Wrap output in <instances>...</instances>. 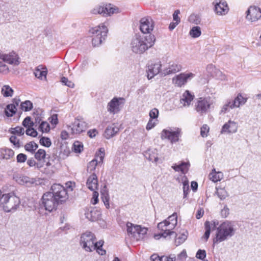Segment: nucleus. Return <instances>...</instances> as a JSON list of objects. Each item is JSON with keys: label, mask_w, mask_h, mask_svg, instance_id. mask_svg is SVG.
Wrapping results in <instances>:
<instances>
[{"label": "nucleus", "mask_w": 261, "mask_h": 261, "mask_svg": "<svg viewBox=\"0 0 261 261\" xmlns=\"http://www.w3.org/2000/svg\"><path fill=\"white\" fill-rule=\"evenodd\" d=\"M43 115V111L41 109H38L34 112L33 116L35 119L34 124H39L41 122L42 119V116ZM37 126V125H36Z\"/></svg>", "instance_id": "obj_34"}, {"label": "nucleus", "mask_w": 261, "mask_h": 261, "mask_svg": "<svg viewBox=\"0 0 261 261\" xmlns=\"http://www.w3.org/2000/svg\"><path fill=\"white\" fill-rule=\"evenodd\" d=\"M190 164L189 163L181 162L180 164L177 165L176 164L173 165L172 166V168L175 171H180L182 173H186L189 168Z\"/></svg>", "instance_id": "obj_31"}, {"label": "nucleus", "mask_w": 261, "mask_h": 261, "mask_svg": "<svg viewBox=\"0 0 261 261\" xmlns=\"http://www.w3.org/2000/svg\"><path fill=\"white\" fill-rule=\"evenodd\" d=\"M188 20L191 23H193L195 24H199L201 21L200 17L198 15L195 14H191L189 17Z\"/></svg>", "instance_id": "obj_46"}, {"label": "nucleus", "mask_w": 261, "mask_h": 261, "mask_svg": "<svg viewBox=\"0 0 261 261\" xmlns=\"http://www.w3.org/2000/svg\"><path fill=\"white\" fill-rule=\"evenodd\" d=\"M16 181L20 185H25L29 186L34 184L35 180L27 176H21L17 177Z\"/></svg>", "instance_id": "obj_32"}, {"label": "nucleus", "mask_w": 261, "mask_h": 261, "mask_svg": "<svg viewBox=\"0 0 261 261\" xmlns=\"http://www.w3.org/2000/svg\"><path fill=\"white\" fill-rule=\"evenodd\" d=\"M196 257L200 259H203L206 257V251L204 250L199 249L196 253Z\"/></svg>", "instance_id": "obj_59"}, {"label": "nucleus", "mask_w": 261, "mask_h": 261, "mask_svg": "<svg viewBox=\"0 0 261 261\" xmlns=\"http://www.w3.org/2000/svg\"><path fill=\"white\" fill-rule=\"evenodd\" d=\"M126 226L128 236L136 240L137 228L138 227V225L128 222L126 224Z\"/></svg>", "instance_id": "obj_28"}, {"label": "nucleus", "mask_w": 261, "mask_h": 261, "mask_svg": "<svg viewBox=\"0 0 261 261\" xmlns=\"http://www.w3.org/2000/svg\"><path fill=\"white\" fill-rule=\"evenodd\" d=\"M229 214V209L225 205L221 211V215L223 218L227 217Z\"/></svg>", "instance_id": "obj_63"}, {"label": "nucleus", "mask_w": 261, "mask_h": 261, "mask_svg": "<svg viewBox=\"0 0 261 261\" xmlns=\"http://www.w3.org/2000/svg\"><path fill=\"white\" fill-rule=\"evenodd\" d=\"M39 142L42 145L47 147H49L51 144L50 139L47 137H42L40 138Z\"/></svg>", "instance_id": "obj_51"}, {"label": "nucleus", "mask_w": 261, "mask_h": 261, "mask_svg": "<svg viewBox=\"0 0 261 261\" xmlns=\"http://www.w3.org/2000/svg\"><path fill=\"white\" fill-rule=\"evenodd\" d=\"M238 128V123L234 121L229 120L223 126L221 134H233L237 132Z\"/></svg>", "instance_id": "obj_23"}, {"label": "nucleus", "mask_w": 261, "mask_h": 261, "mask_svg": "<svg viewBox=\"0 0 261 261\" xmlns=\"http://www.w3.org/2000/svg\"><path fill=\"white\" fill-rule=\"evenodd\" d=\"M108 32L107 28L103 24L99 25L89 30V33L91 36L97 37L107 36Z\"/></svg>", "instance_id": "obj_22"}, {"label": "nucleus", "mask_w": 261, "mask_h": 261, "mask_svg": "<svg viewBox=\"0 0 261 261\" xmlns=\"http://www.w3.org/2000/svg\"><path fill=\"white\" fill-rule=\"evenodd\" d=\"M22 125L25 127H32L33 126L34 122L31 121V118L30 117H27L22 122Z\"/></svg>", "instance_id": "obj_53"}, {"label": "nucleus", "mask_w": 261, "mask_h": 261, "mask_svg": "<svg viewBox=\"0 0 261 261\" xmlns=\"http://www.w3.org/2000/svg\"><path fill=\"white\" fill-rule=\"evenodd\" d=\"M210 128L206 124H204L201 127L200 135L202 137H205L207 136Z\"/></svg>", "instance_id": "obj_54"}, {"label": "nucleus", "mask_w": 261, "mask_h": 261, "mask_svg": "<svg viewBox=\"0 0 261 261\" xmlns=\"http://www.w3.org/2000/svg\"><path fill=\"white\" fill-rule=\"evenodd\" d=\"M96 240L95 234L87 231L81 235L80 245L86 252H91L94 250V241Z\"/></svg>", "instance_id": "obj_5"}, {"label": "nucleus", "mask_w": 261, "mask_h": 261, "mask_svg": "<svg viewBox=\"0 0 261 261\" xmlns=\"http://www.w3.org/2000/svg\"><path fill=\"white\" fill-rule=\"evenodd\" d=\"M20 199L13 193L4 194L1 197L0 204L6 212L15 211L19 206Z\"/></svg>", "instance_id": "obj_4"}, {"label": "nucleus", "mask_w": 261, "mask_h": 261, "mask_svg": "<svg viewBox=\"0 0 261 261\" xmlns=\"http://www.w3.org/2000/svg\"><path fill=\"white\" fill-rule=\"evenodd\" d=\"M102 148L99 149V152L97 153L96 159L92 160L90 161L87 166V172L89 173H93V172L95 170L96 167L98 164L102 163L103 158L105 156V153L101 151Z\"/></svg>", "instance_id": "obj_17"}, {"label": "nucleus", "mask_w": 261, "mask_h": 261, "mask_svg": "<svg viewBox=\"0 0 261 261\" xmlns=\"http://www.w3.org/2000/svg\"><path fill=\"white\" fill-rule=\"evenodd\" d=\"M154 28V22L149 17H143L140 21V30L143 34H150Z\"/></svg>", "instance_id": "obj_14"}, {"label": "nucleus", "mask_w": 261, "mask_h": 261, "mask_svg": "<svg viewBox=\"0 0 261 261\" xmlns=\"http://www.w3.org/2000/svg\"><path fill=\"white\" fill-rule=\"evenodd\" d=\"M101 198L102 199V201L103 202V203L106 206L107 208H109L110 207L109 204V200H110V197L109 193H102L101 194Z\"/></svg>", "instance_id": "obj_49"}, {"label": "nucleus", "mask_w": 261, "mask_h": 261, "mask_svg": "<svg viewBox=\"0 0 261 261\" xmlns=\"http://www.w3.org/2000/svg\"><path fill=\"white\" fill-rule=\"evenodd\" d=\"M119 131V127L115 124L108 126L105 131L104 136L109 139L115 136Z\"/></svg>", "instance_id": "obj_26"}, {"label": "nucleus", "mask_w": 261, "mask_h": 261, "mask_svg": "<svg viewBox=\"0 0 261 261\" xmlns=\"http://www.w3.org/2000/svg\"><path fill=\"white\" fill-rule=\"evenodd\" d=\"M14 155V152L11 149L3 148L0 150V156L4 159H10L12 158Z\"/></svg>", "instance_id": "obj_33"}, {"label": "nucleus", "mask_w": 261, "mask_h": 261, "mask_svg": "<svg viewBox=\"0 0 261 261\" xmlns=\"http://www.w3.org/2000/svg\"><path fill=\"white\" fill-rule=\"evenodd\" d=\"M246 13V19L251 22L256 21L261 17V10L256 6H250Z\"/></svg>", "instance_id": "obj_19"}, {"label": "nucleus", "mask_w": 261, "mask_h": 261, "mask_svg": "<svg viewBox=\"0 0 261 261\" xmlns=\"http://www.w3.org/2000/svg\"><path fill=\"white\" fill-rule=\"evenodd\" d=\"M0 59L4 62L14 66L20 64V58L14 51L9 53H0Z\"/></svg>", "instance_id": "obj_13"}, {"label": "nucleus", "mask_w": 261, "mask_h": 261, "mask_svg": "<svg viewBox=\"0 0 261 261\" xmlns=\"http://www.w3.org/2000/svg\"><path fill=\"white\" fill-rule=\"evenodd\" d=\"M215 102L214 98L210 96L198 98L195 103V110L200 115L208 112L211 106Z\"/></svg>", "instance_id": "obj_6"}, {"label": "nucleus", "mask_w": 261, "mask_h": 261, "mask_svg": "<svg viewBox=\"0 0 261 261\" xmlns=\"http://www.w3.org/2000/svg\"><path fill=\"white\" fill-rule=\"evenodd\" d=\"M205 232L204 238L207 240L210 235L211 231L216 229V236L213 239V243H219L232 237L235 233L234 225L231 222L226 221L220 225L217 220L211 222L206 221L204 223Z\"/></svg>", "instance_id": "obj_1"}, {"label": "nucleus", "mask_w": 261, "mask_h": 261, "mask_svg": "<svg viewBox=\"0 0 261 261\" xmlns=\"http://www.w3.org/2000/svg\"><path fill=\"white\" fill-rule=\"evenodd\" d=\"M25 133L27 135L33 137H36L38 135L37 132L33 127L28 128Z\"/></svg>", "instance_id": "obj_56"}, {"label": "nucleus", "mask_w": 261, "mask_h": 261, "mask_svg": "<svg viewBox=\"0 0 261 261\" xmlns=\"http://www.w3.org/2000/svg\"><path fill=\"white\" fill-rule=\"evenodd\" d=\"M137 236L136 238V240H139L142 239L144 235L147 233V229L145 228H142L140 225H138Z\"/></svg>", "instance_id": "obj_43"}, {"label": "nucleus", "mask_w": 261, "mask_h": 261, "mask_svg": "<svg viewBox=\"0 0 261 261\" xmlns=\"http://www.w3.org/2000/svg\"><path fill=\"white\" fill-rule=\"evenodd\" d=\"M38 147V145L33 141L27 143L24 146V148L27 151L32 153L34 152Z\"/></svg>", "instance_id": "obj_42"}, {"label": "nucleus", "mask_w": 261, "mask_h": 261, "mask_svg": "<svg viewBox=\"0 0 261 261\" xmlns=\"http://www.w3.org/2000/svg\"><path fill=\"white\" fill-rule=\"evenodd\" d=\"M188 232L187 231H184L181 233L175 240L176 246H179L183 243L187 239Z\"/></svg>", "instance_id": "obj_36"}, {"label": "nucleus", "mask_w": 261, "mask_h": 261, "mask_svg": "<svg viewBox=\"0 0 261 261\" xmlns=\"http://www.w3.org/2000/svg\"><path fill=\"white\" fill-rule=\"evenodd\" d=\"M216 191L215 192V193L220 200H223L228 196V192L225 188H218L216 187Z\"/></svg>", "instance_id": "obj_35"}, {"label": "nucleus", "mask_w": 261, "mask_h": 261, "mask_svg": "<svg viewBox=\"0 0 261 261\" xmlns=\"http://www.w3.org/2000/svg\"><path fill=\"white\" fill-rule=\"evenodd\" d=\"M16 110L17 109L15 104L8 105L5 110V114L8 117H11L13 114H15Z\"/></svg>", "instance_id": "obj_37"}, {"label": "nucleus", "mask_w": 261, "mask_h": 261, "mask_svg": "<svg viewBox=\"0 0 261 261\" xmlns=\"http://www.w3.org/2000/svg\"><path fill=\"white\" fill-rule=\"evenodd\" d=\"M206 70L208 72L211 73L213 76L214 75L213 73L214 70H215V72L216 73V76H219L222 74V72L220 70L216 69L215 67L212 64L208 65L207 66Z\"/></svg>", "instance_id": "obj_48"}, {"label": "nucleus", "mask_w": 261, "mask_h": 261, "mask_svg": "<svg viewBox=\"0 0 261 261\" xmlns=\"http://www.w3.org/2000/svg\"><path fill=\"white\" fill-rule=\"evenodd\" d=\"M181 69V66L177 63L172 62L169 63V67L165 68L161 72V75L166 76L167 75L175 73Z\"/></svg>", "instance_id": "obj_24"}, {"label": "nucleus", "mask_w": 261, "mask_h": 261, "mask_svg": "<svg viewBox=\"0 0 261 261\" xmlns=\"http://www.w3.org/2000/svg\"><path fill=\"white\" fill-rule=\"evenodd\" d=\"M118 8L111 4L98 5L94 8L91 11L93 14H100L103 16H111L118 12Z\"/></svg>", "instance_id": "obj_8"}, {"label": "nucleus", "mask_w": 261, "mask_h": 261, "mask_svg": "<svg viewBox=\"0 0 261 261\" xmlns=\"http://www.w3.org/2000/svg\"><path fill=\"white\" fill-rule=\"evenodd\" d=\"M11 132L14 135H22L24 134V129L22 127L17 126L15 128H11Z\"/></svg>", "instance_id": "obj_50"}, {"label": "nucleus", "mask_w": 261, "mask_h": 261, "mask_svg": "<svg viewBox=\"0 0 261 261\" xmlns=\"http://www.w3.org/2000/svg\"><path fill=\"white\" fill-rule=\"evenodd\" d=\"M247 101V98L242 96L240 94L231 101H228L224 105L222 108L221 113H226L228 111L229 109H233L234 108H239L240 106L244 105Z\"/></svg>", "instance_id": "obj_11"}, {"label": "nucleus", "mask_w": 261, "mask_h": 261, "mask_svg": "<svg viewBox=\"0 0 261 261\" xmlns=\"http://www.w3.org/2000/svg\"><path fill=\"white\" fill-rule=\"evenodd\" d=\"M155 41V36L152 34L142 36L136 35L132 40L130 47L134 53L142 54L151 47Z\"/></svg>", "instance_id": "obj_2"}, {"label": "nucleus", "mask_w": 261, "mask_h": 261, "mask_svg": "<svg viewBox=\"0 0 261 261\" xmlns=\"http://www.w3.org/2000/svg\"><path fill=\"white\" fill-rule=\"evenodd\" d=\"M39 129L42 133L48 132L50 130V126L48 123L46 121H42L39 126Z\"/></svg>", "instance_id": "obj_47"}, {"label": "nucleus", "mask_w": 261, "mask_h": 261, "mask_svg": "<svg viewBox=\"0 0 261 261\" xmlns=\"http://www.w3.org/2000/svg\"><path fill=\"white\" fill-rule=\"evenodd\" d=\"M88 127L87 124L83 120L76 119L71 127V134L79 135L85 132Z\"/></svg>", "instance_id": "obj_16"}, {"label": "nucleus", "mask_w": 261, "mask_h": 261, "mask_svg": "<svg viewBox=\"0 0 261 261\" xmlns=\"http://www.w3.org/2000/svg\"><path fill=\"white\" fill-rule=\"evenodd\" d=\"M125 99L123 97H114L108 105V111L111 113L115 114L120 111L123 107Z\"/></svg>", "instance_id": "obj_12"}, {"label": "nucleus", "mask_w": 261, "mask_h": 261, "mask_svg": "<svg viewBox=\"0 0 261 261\" xmlns=\"http://www.w3.org/2000/svg\"><path fill=\"white\" fill-rule=\"evenodd\" d=\"M73 148L75 152L80 153L83 150V146L81 142L76 141L73 143Z\"/></svg>", "instance_id": "obj_52"}, {"label": "nucleus", "mask_w": 261, "mask_h": 261, "mask_svg": "<svg viewBox=\"0 0 261 261\" xmlns=\"http://www.w3.org/2000/svg\"><path fill=\"white\" fill-rule=\"evenodd\" d=\"M148 154V159L154 163H157L159 160L158 155L156 149L152 151L149 150L148 153H146V155Z\"/></svg>", "instance_id": "obj_38"}, {"label": "nucleus", "mask_w": 261, "mask_h": 261, "mask_svg": "<svg viewBox=\"0 0 261 261\" xmlns=\"http://www.w3.org/2000/svg\"><path fill=\"white\" fill-rule=\"evenodd\" d=\"M181 130L179 128H175L174 130L171 128L169 129H163L161 134L162 139H168L173 144L177 142L179 140L180 136Z\"/></svg>", "instance_id": "obj_10"}, {"label": "nucleus", "mask_w": 261, "mask_h": 261, "mask_svg": "<svg viewBox=\"0 0 261 261\" xmlns=\"http://www.w3.org/2000/svg\"><path fill=\"white\" fill-rule=\"evenodd\" d=\"M27 156L23 153H19L17 155L16 160L18 163H24L27 160Z\"/></svg>", "instance_id": "obj_60"}, {"label": "nucleus", "mask_w": 261, "mask_h": 261, "mask_svg": "<svg viewBox=\"0 0 261 261\" xmlns=\"http://www.w3.org/2000/svg\"><path fill=\"white\" fill-rule=\"evenodd\" d=\"M21 109L24 111H29L33 108V103L30 100H26L24 102H21Z\"/></svg>", "instance_id": "obj_44"}, {"label": "nucleus", "mask_w": 261, "mask_h": 261, "mask_svg": "<svg viewBox=\"0 0 261 261\" xmlns=\"http://www.w3.org/2000/svg\"><path fill=\"white\" fill-rule=\"evenodd\" d=\"M189 34L193 38H197L201 34V29L199 27H193L190 31Z\"/></svg>", "instance_id": "obj_40"}, {"label": "nucleus", "mask_w": 261, "mask_h": 261, "mask_svg": "<svg viewBox=\"0 0 261 261\" xmlns=\"http://www.w3.org/2000/svg\"><path fill=\"white\" fill-rule=\"evenodd\" d=\"M27 164L30 167H34L36 166L38 169H40L42 167V164L40 163H37L33 158L30 159L27 161Z\"/></svg>", "instance_id": "obj_55"}, {"label": "nucleus", "mask_w": 261, "mask_h": 261, "mask_svg": "<svg viewBox=\"0 0 261 261\" xmlns=\"http://www.w3.org/2000/svg\"><path fill=\"white\" fill-rule=\"evenodd\" d=\"M42 202L45 209L49 212L55 210L59 203L55 199L54 195L51 192L44 194L42 198Z\"/></svg>", "instance_id": "obj_9"}, {"label": "nucleus", "mask_w": 261, "mask_h": 261, "mask_svg": "<svg viewBox=\"0 0 261 261\" xmlns=\"http://www.w3.org/2000/svg\"><path fill=\"white\" fill-rule=\"evenodd\" d=\"M61 82L63 85H66L69 87H73L74 84L71 81H69L67 78L64 76L61 78Z\"/></svg>", "instance_id": "obj_57"}, {"label": "nucleus", "mask_w": 261, "mask_h": 261, "mask_svg": "<svg viewBox=\"0 0 261 261\" xmlns=\"http://www.w3.org/2000/svg\"><path fill=\"white\" fill-rule=\"evenodd\" d=\"M92 38V42L93 46H98L105 40L107 36H91Z\"/></svg>", "instance_id": "obj_39"}, {"label": "nucleus", "mask_w": 261, "mask_h": 261, "mask_svg": "<svg viewBox=\"0 0 261 261\" xmlns=\"http://www.w3.org/2000/svg\"><path fill=\"white\" fill-rule=\"evenodd\" d=\"M209 179L214 182L220 181L223 178V174L221 172H217L213 169L209 174Z\"/></svg>", "instance_id": "obj_30"}, {"label": "nucleus", "mask_w": 261, "mask_h": 261, "mask_svg": "<svg viewBox=\"0 0 261 261\" xmlns=\"http://www.w3.org/2000/svg\"><path fill=\"white\" fill-rule=\"evenodd\" d=\"M85 215L89 220L96 221L100 218L101 213L100 211L96 207H90L86 211Z\"/></svg>", "instance_id": "obj_21"}, {"label": "nucleus", "mask_w": 261, "mask_h": 261, "mask_svg": "<svg viewBox=\"0 0 261 261\" xmlns=\"http://www.w3.org/2000/svg\"><path fill=\"white\" fill-rule=\"evenodd\" d=\"M13 90L8 85L3 86L2 93L5 97L12 96Z\"/></svg>", "instance_id": "obj_41"}, {"label": "nucleus", "mask_w": 261, "mask_h": 261, "mask_svg": "<svg viewBox=\"0 0 261 261\" xmlns=\"http://www.w3.org/2000/svg\"><path fill=\"white\" fill-rule=\"evenodd\" d=\"M183 191H184V197H186L187 195L188 194L189 186L188 181L187 180H185L183 182Z\"/></svg>", "instance_id": "obj_58"}, {"label": "nucleus", "mask_w": 261, "mask_h": 261, "mask_svg": "<svg viewBox=\"0 0 261 261\" xmlns=\"http://www.w3.org/2000/svg\"><path fill=\"white\" fill-rule=\"evenodd\" d=\"M177 224V214L174 213L172 215L170 216L167 219L158 223V228L162 232L158 234H155L154 236V239L159 240L161 237L166 238L167 236L175 233L172 230L175 227Z\"/></svg>", "instance_id": "obj_3"}, {"label": "nucleus", "mask_w": 261, "mask_h": 261, "mask_svg": "<svg viewBox=\"0 0 261 261\" xmlns=\"http://www.w3.org/2000/svg\"><path fill=\"white\" fill-rule=\"evenodd\" d=\"M180 13L179 10H176L174 11L173 14V18L175 22L179 23L180 21V18L178 17V14Z\"/></svg>", "instance_id": "obj_64"}, {"label": "nucleus", "mask_w": 261, "mask_h": 261, "mask_svg": "<svg viewBox=\"0 0 261 261\" xmlns=\"http://www.w3.org/2000/svg\"><path fill=\"white\" fill-rule=\"evenodd\" d=\"M159 111L157 109L154 108L149 112V116L151 119H155L158 117Z\"/></svg>", "instance_id": "obj_61"}, {"label": "nucleus", "mask_w": 261, "mask_h": 261, "mask_svg": "<svg viewBox=\"0 0 261 261\" xmlns=\"http://www.w3.org/2000/svg\"><path fill=\"white\" fill-rule=\"evenodd\" d=\"M193 98L194 95L191 94L189 91L186 90L182 95L180 102L184 107L189 106L193 100Z\"/></svg>", "instance_id": "obj_27"}, {"label": "nucleus", "mask_w": 261, "mask_h": 261, "mask_svg": "<svg viewBox=\"0 0 261 261\" xmlns=\"http://www.w3.org/2000/svg\"><path fill=\"white\" fill-rule=\"evenodd\" d=\"M194 76V74L192 73H182L174 76L172 79V82L175 85L178 87H181L188 81L191 80Z\"/></svg>", "instance_id": "obj_15"}, {"label": "nucleus", "mask_w": 261, "mask_h": 261, "mask_svg": "<svg viewBox=\"0 0 261 261\" xmlns=\"http://www.w3.org/2000/svg\"><path fill=\"white\" fill-rule=\"evenodd\" d=\"M46 152L44 149H39L35 154V158L38 161L44 160L46 157Z\"/></svg>", "instance_id": "obj_45"}, {"label": "nucleus", "mask_w": 261, "mask_h": 261, "mask_svg": "<svg viewBox=\"0 0 261 261\" xmlns=\"http://www.w3.org/2000/svg\"><path fill=\"white\" fill-rule=\"evenodd\" d=\"M93 191V197H92V198L91 200V202L93 204H96L98 201L99 194L96 190H94Z\"/></svg>", "instance_id": "obj_62"}, {"label": "nucleus", "mask_w": 261, "mask_h": 261, "mask_svg": "<svg viewBox=\"0 0 261 261\" xmlns=\"http://www.w3.org/2000/svg\"><path fill=\"white\" fill-rule=\"evenodd\" d=\"M87 188L91 191H94L97 189L98 184L96 175L92 173L87 178L86 182Z\"/></svg>", "instance_id": "obj_25"}, {"label": "nucleus", "mask_w": 261, "mask_h": 261, "mask_svg": "<svg viewBox=\"0 0 261 261\" xmlns=\"http://www.w3.org/2000/svg\"><path fill=\"white\" fill-rule=\"evenodd\" d=\"M51 193L59 204L66 201L68 198L67 189L60 184H54L51 187Z\"/></svg>", "instance_id": "obj_7"}, {"label": "nucleus", "mask_w": 261, "mask_h": 261, "mask_svg": "<svg viewBox=\"0 0 261 261\" xmlns=\"http://www.w3.org/2000/svg\"><path fill=\"white\" fill-rule=\"evenodd\" d=\"M162 64L160 62L154 64H151L148 66L147 70V76L148 80L151 79L155 75L161 73L163 70H161Z\"/></svg>", "instance_id": "obj_20"}, {"label": "nucleus", "mask_w": 261, "mask_h": 261, "mask_svg": "<svg viewBox=\"0 0 261 261\" xmlns=\"http://www.w3.org/2000/svg\"><path fill=\"white\" fill-rule=\"evenodd\" d=\"M34 74L36 77L40 80L46 79L47 69L41 65L38 66L35 70Z\"/></svg>", "instance_id": "obj_29"}, {"label": "nucleus", "mask_w": 261, "mask_h": 261, "mask_svg": "<svg viewBox=\"0 0 261 261\" xmlns=\"http://www.w3.org/2000/svg\"><path fill=\"white\" fill-rule=\"evenodd\" d=\"M215 6L214 11L219 15L226 14L229 10L228 6L225 1L222 0H215L213 2Z\"/></svg>", "instance_id": "obj_18"}]
</instances>
